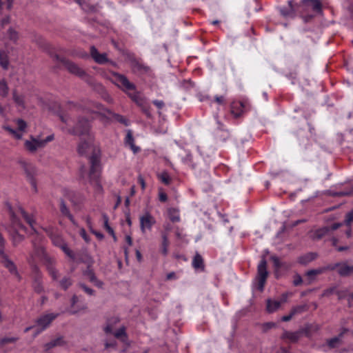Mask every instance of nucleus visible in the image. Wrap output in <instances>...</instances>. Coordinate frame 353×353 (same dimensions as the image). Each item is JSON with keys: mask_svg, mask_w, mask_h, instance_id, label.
<instances>
[{"mask_svg": "<svg viewBox=\"0 0 353 353\" xmlns=\"http://www.w3.org/2000/svg\"><path fill=\"white\" fill-rule=\"evenodd\" d=\"M90 125L88 120L79 119L71 133L78 135L88 134V141H81L77 150L79 154H86L91 147L93 137L89 134Z\"/></svg>", "mask_w": 353, "mask_h": 353, "instance_id": "f257e3e1", "label": "nucleus"}, {"mask_svg": "<svg viewBox=\"0 0 353 353\" xmlns=\"http://www.w3.org/2000/svg\"><path fill=\"white\" fill-rule=\"evenodd\" d=\"M9 210L11 225L8 228V231L10 235L11 240L13 245L17 246L24 239L23 235L19 233L20 231L25 230V228L19 222L14 212H12V208L10 205H8Z\"/></svg>", "mask_w": 353, "mask_h": 353, "instance_id": "f03ea898", "label": "nucleus"}, {"mask_svg": "<svg viewBox=\"0 0 353 353\" xmlns=\"http://www.w3.org/2000/svg\"><path fill=\"white\" fill-rule=\"evenodd\" d=\"M111 81L116 86L127 94L131 91L136 90V85L130 82L126 76L122 74L115 72H112Z\"/></svg>", "mask_w": 353, "mask_h": 353, "instance_id": "7ed1b4c3", "label": "nucleus"}, {"mask_svg": "<svg viewBox=\"0 0 353 353\" xmlns=\"http://www.w3.org/2000/svg\"><path fill=\"white\" fill-rule=\"evenodd\" d=\"M46 232L55 246L59 247L68 257L72 259H74L72 251L68 247V245L59 234L55 232L52 228L47 229Z\"/></svg>", "mask_w": 353, "mask_h": 353, "instance_id": "20e7f679", "label": "nucleus"}, {"mask_svg": "<svg viewBox=\"0 0 353 353\" xmlns=\"http://www.w3.org/2000/svg\"><path fill=\"white\" fill-rule=\"evenodd\" d=\"M91 168L89 173V177L90 181L94 186L95 191L98 193L102 192L103 188L100 184L98 178L99 176V161L95 158L92 157L90 159Z\"/></svg>", "mask_w": 353, "mask_h": 353, "instance_id": "39448f33", "label": "nucleus"}, {"mask_svg": "<svg viewBox=\"0 0 353 353\" xmlns=\"http://www.w3.org/2000/svg\"><path fill=\"white\" fill-rule=\"evenodd\" d=\"M53 139V135H49L44 139L34 138L33 137H31L30 140H26L25 141L24 145L26 148L29 152H34L38 149L44 148L48 142L52 141Z\"/></svg>", "mask_w": 353, "mask_h": 353, "instance_id": "423d86ee", "label": "nucleus"}, {"mask_svg": "<svg viewBox=\"0 0 353 353\" xmlns=\"http://www.w3.org/2000/svg\"><path fill=\"white\" fill-rule=\"evenodd\" d=\"M20 164L26 174L27 179L31 184L32 190L34 192H37V183L34 179L37 173L36 167L32 163L26 161H21Z\"/></svg>", "mask_w": 353, "mask_h": 353, "instance_id": "0eeeda50", "label": "nucleus"}, {"mask_svg": "<svg viewBox=\"0 0 353 353\" xmlns=\"http://www.w3.org/2000/svg\"><path fill=\"white\" fill-rule=\"evenodd\" d=\"M54 59L62 63L70 73L77 75L85 80L88 79L85 72L82 68H79L77 64L65 59L60 58L58 55H54Z\"/></svg>", "mask_w": 353, "mask_h": 353, "instance_id": "6e6552de", "label": "nucleus"}, {"mask_svg": "<svg viewBox=\"0 0 353 353\" xmlns=\"http://www.w3.org/2000/svg\"><path fill=\"white\" fill-rule=\"evenodd\" d=\"M298 8L303 13L310 11L316 14L322 12V3L320 0H302L298 5Z\"/></svg>", "mask_w": 353, "mask_h": 353, "instance_id": "1a4fd4ad", "label": "nucleus"}, {"mask_svg": "<svg viewBox=\"0 0 353 353\" xmlns=\"http://www.w3.org/2000/svg\"><path fill=\"white\" fill-rule=\"evenodd\" d=\"M58 316L59 314L57 313H49L41 315L36 321L39 328L37 329L34 336H36L46 330Z\"/></svg>", "mask_w": 353, "mask_h": 353, "instance_id": "9d476101", "label": "nucleus"}, {"mask_svg": "<svg viewBox=\"0 0 353 353\" xmlns=\"http://www.w3.org/2000/svg\"><path fill=\"white\" fill-rule=\"evenodd\" d=\"M268 275V272L267 271V262L263 258L261 259L257 267L256 281L258 284V288L260 291L263 290Z\"/></svg>", "mask_w": 353, "mask_h": 353, "instance_id": "9b49d317", "label": "nucleus"}, {"mask_svg": "<svg viewBox=\"0 0 353 353\" xmlns=\"http://www.w3.org/2000/svg\"><path fill=\"white\" fill-rule=\"evenodd\" d=\"M329 268L330 270L337 269L338 274L343 277L353 276V265L348 264L347 261L330 265Z\"/></svg>", "mask_w": 353, "mask_h": 353, "instance_id": "f8f14e48", "label": "nucleus"}, {"mask_svg": "<svg viewBox=\"0 0 353 353\" xmlns=\"http://www.w3.org/2000/svg\"><path fill=\"white\" fill-rule=\"evenodd\" d=\"M140 229L142 233H145L146 230H150L152 226L156 223L154 217L148 212H145L139 218Z\"/></svg>", "mask_w": 353, "mask_h": 353, "instance_id": "ddd939ff", "label": "nucleus"}, {"mask_svg": "<svg viewBox=\"0 0 353 353\" xmlns=\"http://www.w3.org/2000/svg\"><path fill=\"white\" fill-rule=\"evenodd\" d=\"M343 224L342 223H334L332 226H325L318 230H316L312 234V239L314 240H319L326 235H328L330 232L334 231L339 228Z\"/></svg>", "mask_w": 353, "mask_h": 353, "instance_id": "4468645a", "label": "nucleus"}, {"mask_svg": "<svg viewBox=\"0 0 353 353\" xmlns=\"http://www.w3.org/2000/svg\"><path fill=\"white\" fill-rule=\"evenodd\" d=\"M90 55L94 61L99 64H104L105 63H110L114 65L115 63L109 61L106 53H100L94 46L90 47Z\"/></svg>", "mask_w": 353, "mask_h": 353, "instance_id": "2eb2a0df", "label": "nucleus"}, {"mask_svg": "<svg viewBox=\"0 0 353 353\" xmlns=\"http://www.w3.org/2000/svg\"><path fill=\"white\" fill-rule=\"evenodd\" d=\"M296 7H298V5L294 6L293 2L290 1L287 6L281 7L279 11L283 17L285 18H293L295 17Z\"/></svg>", "mask_w": 353, "mask_h": 353, "instance_id": "dca6fc26", "label": "nucleus"}, {"mask_svg": "<svg viewBox=\"0 0 353 353\" xmlns=\"http://www.w3.org/2000/svg\"><path fill=\"white\" fill-rule=\"evenodd\" d=\"M329 268H330V265L325 266V267H322V268H319L314 269V270H310L307 271L306 272L305 275L308 279V283L309 284L311 283L312 281H313L315 279V277L317 275L321 274L325 272L326 271L330 270Z\"/></svg>", "mask_w": 353, "mask_h": 353, "instance_id": "f3484780", "label": "nucleus"}, {"mask_svg": "<svg viewBox=\"0 0 353 353\" xmlns=\"http://www.w3.org/2000/svg\"><path fill=\"white\" fill-rule=\"evenodd\" d=\"M132 92H130L128 94L130 99L133 101H134L139 106L144 107L145 104V99L143 97L141 94L136 90Z\"/></svg>", "mask_w": 353, "mask_h": 353, "instance_id": "a211bd4d", "label": "nucleus"}, {"mask_svg": "<svg viewBox=\"0 0 353 353\" xmlns=\"http://www.w3.org/2000/svg\"><path fill=\"white\" fill-rule=\"evenodd\" d=\"M161 244L160 251L163 256H167L168 254V246H169V240L168 236H167V232H161Z\"/></svg>", "mask_w": 353, "mask_h": 353, "instance_id": "6ab92c4d", "label": "nucleus"}, {"mask_svg": "<svg viewBox=\"0 0 353 353\" xmlns=\"http://www.w3.org/2000/svg\"><path fill=\"white\" fill-rule=\"evenodd\" d=\"M317 257V254L314 252L307 253L303 256H301L298 259V261L301 264H307L310 262L314 261Z\"/></svg>", "mask_w": 353, "mask_h": 353, "instance_id": "aec40b11", "label": "nucleus"}, {"mask_svg": "<svg viewBox=\"0 0 353 353\" xmlns=\"http://www.w3.org/2000/svg\"><path fill=\"white\" fill-rule=\"evenodd\" d=\"M111 334H113V335L118 339H119L123 343L127 342V334L125 332V327L124 326L121 327L119 329H118L116 331H112Z\"/></svg>", "mask_w": 353, "mask_h": 353, "instance_id": "412c9836", "label": "nucleus"}, {"mask_svg": "<svg viewBox=\"0 0 353 353\" xmlns=\"http://www.w3.org/2000/svg\"><path fill=\"white\" fill-rule=\"evenodd\" d=\"M281 301L268 299L267 301L266 309L269 313L276 311L281 306Z\"/></svg>", "mask_w": 353, "mask_h": 353, "instance_id": "4be33fe9", "label": "nucleus"}, {"mask_svg": "<svg viewBox=\"0 0 353 353\" xmlns=\"http://www.w3.org/2000/svg\"><path fill=\"white\" fill-rule=\"evenodd\" d=\"M168 214L170 220L173 223L179 222L181 220L179 210L176 208H169L168 210Z\"/></svg>", "mask_w": 353, "mask_h": 353, "instance_id": "5701e85b", "label": "nucleus"}, {"mask_svg": "<svg viewBox=\"0 0 353 353\" xmlns=\"http://www.w3.org/2000/svg\"><path fill=\"white\" fill-rule=\"evenodd\" d=\"M31 258L32 261H34V259H42L43 258H46V252L43 247H37L34 245V254L31 255Z\"/></svg>", "mask_w": 353, "mask_h": 353, "instance_id": "b1692460", "label": "nucleus"}, {"mask_svg": "<svg viewBox=\"0 0 353 353\" xmlns=\"http://www.w3.org/2000/svg\"><path fill=\"white\" fill-rule=\"evenodd\" d=\"M125 141V143L130 147L134 153H136L140 150V148L137 147L134 143V138L130 130L128 131Z\"/></svg>", "mask_w": 353, "mask_h": 353, "instance_id": "393cba45", "label": "nucleus"}, {"mask_svg": "<svg viewBox=\"0 0 353 353\" xmlns=\"http://www.w3.org/2000/svg\"><path fill=\"white\" fill-rule=\"evenodd\" d=\"M46 261L48 262L46 266L49 274L54 280H57L58 278V272L54 266L53 261L49 258H46Z\"/></svg>", "mask_w": 353, "mask_h": 353, "instance_id": "a878e982", "label": "nucleus"}, {"mask_svg": "<svg viewBox=\"0 0 353 353\" xmlns=\"http://www.w3.org/2000/svg\"><path fill=\"white\" fill-rule=\"evenodd\" d=\"M347 330H344L343 332H342L339 335V336H336V337H334L332 339H330V340L327 341V345H329L330 347L331 348H334V347H339V345L341 344V337L343 336V334L347 332Z\"/></svg>", "mask_w": 353, "mask_h": 353, "instance_id": "bb28decb", "label": "nucleus"}, {"mask_svg": "<svg viewBox=\"0 0 353 353\" xmlns=\"http://www.w3.org/2000/svg\"><path fill=\"white\" fill-rule=\"evenodd\" d=\"M118 318H112L108 320L106 326L104 327V331L106 334L112 333L114 330V326L119 323Z\"/></svg>", "mask_w": 353, "mask_h": 353, "instance_id": "cd10ccee", "label": "nucleus"}, {"mask_svg": "<svg viewBox=\"0 0 353 353\" xmlns=\"http://www.w3.org/2000/svg\"><path fill=\"white\" fill-rule=\"evenodd\" d=\"M132 68L134 72H139L141 74H145L150 71V68L148 66L139 62L134 63Z\"/></svg>", "mask_w": 353, "mask_h": 353, "instance_id": "c85d7f7f", "label": "nucleus"}, {"mask_svg": "<svg viewBox=\"0 0 353 353\" xmlns=\"http://www.w3.org/2000/svg\"><path fill=\"white\" fill-rule=\"evenodd\" d=\"M283 338L287 339L290 340L291 342H296L297 341L300 336H301V332H285L283 335Z\"/></svg>", "mask_w": 353, "mask_h": 353, "instance_id": "c756f323", "label": "nucleus"}, {"mask_svg": "<svg viewBox=\"0 0 353 353\" xmlns=\"http://www.w3.org/2000/svg\"><path fill=\"white\" fill-rule=\"evenodd\" d=\"M308 308L309 307L307 304H301L293 307L290 312H292V315L295 316L306 312Z\"/></svg>", "mask_w": 353, "mask_h": 353, "instance_id": "7c9ffc66", "label": "nucleus"}, {"mask_svg": "<svg viewBox=\"0 0 353 353\" xmlns=\"http://www.w3.org/2000/svg\"><path fill=\"white\" fill-rule=\"evenodd\" d=\"M19 211L20 212V214L23 217V219L26 221V222L30 225V227L34 230V220L33 217L31 215H29L23 208H19Z\"/></svg>", "mask_w": 353, "mask_h": 353, "instance_id": "2f4dec72", "label": "nucleus"}, {"mask_svg": "<svg viewBox=\"0 0 353 353\" xmlns=\"http://www.w3.org/2000/svg\"><path fill=\"white\" fill-rule=\"evenodd\" d=\"M192 266L195 269H203V261L199 254H196L192 260Z\"/></svg>", "mask_w": 353, "mask_h": 353, "instance_id": "473e14b6", "label": "nucleus"}, {"mask_svg": "<svg viewBox=\"0 0 353 353\" xmlns=\"http://www.w3.org/2000/svg\"><path fill=\"white\" fill-rule=\"evenodd\" d=\"M63 341L62 338L59 337L56 339H54L51 341L50 342L45 344L44 347L46 350H48L54 347L61 345L63 344Z\"/></svg>", "mask_w": 353, "mask_h": 353, "instance_id": "72a5a7b5", "label": "nucleus"}, {"mask_svg": "<svg viewBox=\"0 0 353 353\" xmlns=\"http://www.w3.org/2000/svg\"><path fill=\"white\" fill-rule=\"evenodd\" d=\"M242 108H243L242 103H236V104H233L232 105L231 112L236 117H239L241 114Z\"/></svg>", "mask_w": 353, "mask_h": 353, "instance_id": "f704fd0d", "label": "nucleus"}, {"mask_svg": "<svg viewBox=\"0 0 353 353\" xmlns=\"http://www.w3.org/2000/svg\"><path fill=\"white\" fill-rule=\"evenodd\" d=\"M3 128L10 134H11L14 137H15L17 139H21L23 137V132H21L19 130H13L9 126H4Z\"/></svg>", "mask_w": 353, "mask_h": 353, "instance_id": "c9c22d12", "label": "nucleus"}, {"mask_svg": "<svg viewBox=\"0 0 353 353\" xmlns=\"http://www.w3.org/2000/svg\"><path fill=\"white\" fill-rule=\"evenodd\" d=\"M60 210L63 215L68 216L70 220H72V216L70 214L68 208L63 201H61L60 203Z\"/></svg>", "mask_w": 353, "mask_h": 353, "instance_id": "e433bc0d", "label": "nucleus"}, {"mask_svg": "<svg viewBox=\"0 0 353 353\" xmlns=\"http://www.w3.org/2000/svg\"><path fill=\"white\" fill-rule=\"evenodd\" d=\"M158 177L161 180V181L165 185L170 184L171 181V178L168 173L166 172H163L162 173L159 174L158 175Z\"/></svg>", "mask_w": 353, "mask_h": 353, "instance_id": "4c0bfd02", "label": "nucleus"}, {"mask_svg": "<svg viewBox=\"0 0 353 353\" xmlns=\"http://www.w3.org/2000/svg\"><path fill=\"white\" fill-rule=\"evenodd\" d=\"M103 217L104 219V226H105V229L112 236V237L114 238V240L117 241V237L114 234V232L112 228L108 224V217L105 214H103Z\"/></svg>", "mask_w": 353, "mask_h": 353, "instance_id": "58836bf2", "label": "nucleus"}, {"mask_svg": "<svg viewBox=\"0 0 353 353\" xmlns=\"http://www.w3.org/2000/svg\"><path fill=\"white\" fill-rule=\"evenodd\" d=\"M185 164L191 166L193 169L195 168V163L193 161V157L190 154H188L183 159Z\"/></svg>", "mask_w": 353, "mask_h": 353, "instance_id": "ea45409f", "label": "nucleus"}, {"mask_svg": "<svg viewBox=\"0 0 353 353\" xmlns=\"http://www.w3.org/2000/svg\"><path fill=\"white\" fill-rule=\"evenodd\" d=\"M8 92V88L5 81H0V95L6 97Z\"/></svg>", "mask_w": 353, "mask_h": 353, "instance_id": "a19ab883", "label": "nucleus"}, {"mask_svg": "<svg viewBox=\"0 0 353 353\" xmlns=\"http://www.w3.org/2000/svg\"><path fill=\"white\" fill-rule=\"evenodd\" d=\"M9 61L7 56L3 53H0V65L4 69H7Z\"/></svg>", "mask_w": 353, "mask_h": 353, "instance_id": "79ce46f5", "label": "nucleus"}, {"mask_svg": "<svg viewBox=\"0 0 353 353\" xmlns=\"http://www.w3.org/2000/svg\"><path fill=\"white\" fill-rule=\"evenodd\" d=\"M72 285V281L68 277H64L61 281H60V286L63 290L68 289L70 285Z\"/></svg>", "mask_w": 353, "mask_h": 353, "instance_id": "37998d69", "label": "nucleus"}, {"mask_svg": "<svg viewBox=\"0 0 353 353\" xmlns=\"http://www.w3.org/2000/svg\"><path fill=\"white\" fill-rule=\"evenodd\" d=\"M353 222V209L347 213L344 221V224L347 227H350L351 223Z\"/></svg>", "mask_w": 353, "mask_h": 353, "instance_id": "c03bdc74", "label": "nucleus"}, {"mask_svg": "<svg viewBox=\"0 0 353 353\" xmlns=\"http://www.w3.org/2000/svg\"><path fill=\"white\" fill-rule=\"evenodd\" d=\"M18 340L17 337H4L0 340L1 345H5L10 343H14Z\"/></svg>", "mask_w": 353, "mask_h": 353, "instance_id": "a18cd8bd", "label": "nucleus"}, {"mask_svg": "<svg viewBox=\"0 0 353 353\" xmlns=\"http://www.w3.org/2000/svg\"><path fill=\"white\" fill-rule=\"evenodd\" d=\"M13 99L19 105L24 107V100L23 96L17 95L16 93H14Z\"/></svg>", "mask_w": 353, "mask_h": 353, "instance_id": "49530a36", "label": "nucleus"}, {"mask_svg": "<svg viewBox=\"0 0 353 353\" xmlns=\"http://www.w3.org/2000/svg\"><path fill=\"white\" fill-rule=\"evenodd\" d=\"M17 124L18 130L21 132H23L27 126L26 123L22 119H18L17 121Z\"/></svg>", "mask_w": 353, "mask_h": 353, "instance_id": "de8ad7c7", "label": "nucleus"}, {"mask_svg": "<svg viewBox=\"0 0 353 353\" xmlns=\"http://www.w3.org/2000/svg\"><path fill=\"white\" fill-rule=\"evenodd\" d=\"M34 289L38 293H40V292H41L43 291V286H42L41 283L40 282V281L36 280L34 281Z\"/></svg>", "mask_w": 353, "mask_h": 353, "instance_id": "09e8293b", "label": "nucleus"}, {"mask_svg": "<svg viewBox=\"0 0 353 353\" xmlns=\"http://www.w3.org/2000/svg\"><path fill=\"white\" fill-rule=\"evenodd\" d=\"M335 291H336L335 287H332V288H327L323 292L321 296H328L334 294L335 292Z\"/></svg>", "mask_w": 353, "mask_h": 353, "instance_id": "8fccbe9b", "label": "nucleus"}, {"mask_svg": "<svg viewBox=\"0 0 353 353\" xmlns=\"http://www.w3.org/2000/svg\"><path fill=\"white\" fill-rule=\"evenodd\" d=\"M8 37L11 40L16 41L18 39V34L14 30L10 29L8 31Z\"/></svg>", "mask_w": 353, "mask_h": 353, "instance_id": "3c124183", "label": "nucleus"}, {"mask_svg": "<svg viewBox=\"0 0 353 353\" xmlns=\"http://www.w3.org/2000/svg\"><path fill=\"white\" fill-rule=\"evenodd\" d=\"M79 286L83 289V290L87 293L89 295H93L94 290L88 287H87L83 283H80Z\"/></svg>", "mask_w": 353, "mask_h": 353, "instance_id": "603ef678", "label": "nucleus"}, {"mask_svg": "<svg viewBox=\"0 0 353 353\" xmlns=\"http://www.w3.org/2000/svg\"><path fill=\"white\" fill-rule=\"evenodd\" d=\"M302 282H303V279L299 274H296L294 276L293 284L295 286H298V285H301L302 283Z\"/></svg>", "mask_w": 353, "mask_h": 353, "instance_id": "864d4df0", "label": "nucleus"}, {"mask_svg": "<svg viewBox=\"0 0 353 353\" xmlns=\"http://www.w3.org/2000/svg\"><path fill=\"white\" fill-rule=\"evenodd\" d=\"M79 234L85 242L88 243L90 241V239H89L88 235L87 234L85 229L81 228L79 230Z\"/></svg>", "mask_w": 353, "mask_h": 353, "instance_id": "5fc2aeb1", "label": "nucleus"}, {"mask_svg": "<svg viewBox=\"0 0 353 353\" xmlns=\"http://www.w3.org/2000/svg\"><path fill=\"white\" fill-rule=\"evenodd\" d=\"M275 323H272V322H268V323H264L263 325V330L264 331H267L270 329H272V327H275Z\"/></svg>", "mask_w": 353, "mask_h": 353, "instance_id": "6e6d98bb", "label": "nucleus"}, {"mask_svg": "<svg viewBox=\"0 0 353 353\" xmlns=\"http://www.w3.org/2000/svg\"><path fill=\"white\" fill-rule=\"evenodd\" d=\"M152 103L159 109H162L165 105L164 102L163 101H160V100H154Z\"/></svg>", "mask_w": 353, "mask_h": 353, "instance_id": "4d7b16f0", "label": "nucleus"}, {"mask_svg": "<svg viewBox=\"0 0 353 353\" xmlns=\"http://www.w3.org/2000/svg\"><path fill=\"white\" fill-rule=\"evenodd\" d=\"M163 230L161 232H167V236H168L169 232L171 230L172 227L170 223H165L163 225Z\"/></svg>", "mask_w": 353, "mask_h": 353, "instance_id": "13d9d810", "label": "nucleus"}, {"mask_svg": "<svg viewBox=\"0 0 353 353\" xmlns=\"http://www.w3.org/2000/svg\"><path fill=\"white\" fill-rule=\"evenodd\" d=\"M138 181L140 183L142 190H144L145 188V183L144 179L143 178V176L141 175H139L138 176Z\"/></svg>", "mask_w": 353, "mask_h": 353, "instance_id": "bf43d9fd", "label": "nucleus"}, {"mask_svg": "<svg viewBox=\"0 0 353 353\" xmlns=\"http://www.w3.org/2000/svg\"><path fill=\"white\" fill-rule=\"evenodd\" d=\"M159 200L162 202H165L168 199L167 194L163 192H159Z\"/></svg>", "mask_w": 353, "mask_h": 353, "instance_id": "052dcab7", "label": "nucleus"}, {"mask_svg": "<svg viewBox=\"0 0 353 353\" xmlns=\"http://www.w3.org/2000/svg\"><path fill=\"white\" fill-rule=\"evenodd\" d=\"M176 276L174 272H170L166 275V279L167 280H172L176 279Z\"/></svg>", "mask_w": 353, "mask_h": 353, "instance_id": "680f3d73", "label": "nucleus"}, {"mask_svg": "<svg viewBox=\"0 0 353 353\" xmlns=\"http://www.w3.org/2000/svg\"><path fill=\"white\" fill-rule=\"evenodd\" d=\"M79 301V297L76 295H74L71 300V305L74 308L75 304Z\"/></svg>", "mask_w": 353, "mask_h": 353, "instance_id": "e2e57ef3", "label": "nucleus"}, {"mask_svg": "<svg viewBox=\"0 0 353 353\" xmlns=\"http://www.w3.org/2000/svg\"><path fill=\"white\" fill-rule=\"evenodd\" d=\"M294 316V315H292V312H290V314L288 315H285V316H283L282 317V321H290L292 317Z\"/></svg>", "mask_w": 353, "mask_h": 353, "instance_id": "0e129e2a", "label": "nucleus"}, {"mask_svg": "<svg viewBox=\"0 0 353 353\" xmlns=\"http://www.w3.org/2000/svg\"><path fill=\"white\" fill-rule=\"evenodd\" d=\"M224 97L223 96H220V97H215V101L216 102H217L219 104H223V102H224Z\"/></svg>", "mask_w": 353, "mask_h": 353, "instance_id": "69168bd1", "label": "nucleus"}, {"mask_svg": "<svg viewBox=\"0 0 353 353\" xmlns=\"http://www.w3.org/2000/svg\"><path fill=\"white\" fill-rule=\"evenodd\" d=\"M116 346V342L115 341H112V342H106L105 343V347L106 349L109 348V347H115Z\"/></svg>", "mask_w": 353, "mask_h": 353, "instance_id": "338daca9", "label": "nucleus"}, {"mask_svg": "<svg viewBox=\"0 0 353 353\" xmlns=\"http://www.w3.org/2000/svg\"><path fill=\"white\" fill-rule=\"evenodd\" d=\"M175 235L178 238V239H182L183 237V234H182V232L181 231L179 230V228H176V230H175Z\"/></svg>", "mask_w": 353, "mask_h": 353, "instance_id": "774afa93", "label": "nucleus"}]
</instances>
